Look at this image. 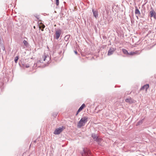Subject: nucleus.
<instances>
[{"instance_id":"obj_1","label":"nucleus","mask_w":156,"mask_h":156,"mask_svg":"<svg viewBox=\"0 0 156 156\" xmlns=\"http://www.w3.org/2000/svg\"><path fill=\"white\" fill-rule=\"evenodd\" d=\"M88 118L86 116H84L82 118L78 123L77 127L81 128L84 126L88 121Z\"/></svg>"},{"instance_id":"obj_2","label":"nucleus","mask_w":156,"mask_h":156,"mask_svg":"<svg viewBox=\"0 0 156 156\" xmlns=\"http://www.w3.org/2000/svg\"><path fill=\"white\" fill-rule=\"evenodd\" d=\"M83 151L80 152L82 156H87L90 154V153L89 150L87 148H83Z\"/></svg>"},{"instance_id":"obj_3","label":"nucleus","mask_w":156,"mask_h":156,"mask_svg":"<svg viewBox=\"0 0 156 156\" xmlns=\"http://www.w3.org/2000/svg\"><path fill=\"white\" fill-rule=\"evenodd\" d=\"M91 136L94 139V140L98 143H101L102 140L101 138H99L98 136L94 133H92L91 135Z\"/></svg>"},{"instance_id":"obj_4","label":"nucleus","mask_w":156,"mask_h":156,"mask_svg":"<svg viewBox=\"0 0 156 156\" xmlns=\"http://www.w3.org/2000/svg\"><path fill=\"white\" fill-rule=\"evenodd\" d=\"M64 129V127L62 126L61 127H59L58 128L56 129L54 132V134L56 135L59 134Z\"/></svg>"},{"instance_id":"obj_5","label":"nucleus","mask_w":156,"mask_h":156,"mask_svg":"<svg viewBox=\"0 0 156 156\" xmlns=\"http://www.w3.org/2000/svg\"><path fill=\"white\" fill-rule=\"evenodd\" d=\"M116 50V48L115 47L110 48L108 51V55L109 56L113 54L114 52Z\"/></svg>"},{"instance_id":"obj_6","label":"nucleus","mask_w":156,"mask_h":156,"mask_svg":"<svg viewBox=\"0 0 156 156\" xmlns=\"http://www.w3.org/2000/svg\"><path fill=\"white\" fill-rule=\"evenodd\" d=\"M42 58L43 61H47L46 62L48 63L50 59V58L48 55H42Z\"/></svg>"},{"instance_id":"obj_7","label":"nucleus","mask_w":156,"mask_h":156,"mask_svg":"<svg viewBox=\"0 0 156 156\" xmlns=\"http://www.w3.org/2000/svg\"><path fill=\"white\" fill-rule=\"evenodd\" d=\"M61 30H57L55 32V35H56V37H55V38L56 40H58L61 34Z\"/></svg>"},{"instance_id":"obj_8","label":"nucleus","mask_w":156,"mask_h":156,"mask_svg":"<svg viewBox=\"0 0 156 156\" xmlns=\"http://www.w3.org/2000/svg\"><path fill=\"white\" fill-rule=\"evenodd\" d=\"M92 10L94 17L96 18L98 17V11L97 10L95 9H92Z\"/></svg>"},{"instance_id":"obj_9","label":"nucleus","mask_w":156,"mask_h":156,"mask_svg":"<svg viewBox=\"0 0 156 156\" xmlns=\"http://www.w3.org/2000/svg\"><path fill=\"white\" fill-rule=\"evenodd\" d=\"M135 13L136 15H140V12L137 6L135 7Z\"/></svg>"},{"instance_id":"obj_10","label":"nucleus","mask_w":156,"mask_h":156,"mask_svg":"<svg viewBox=\"0 0 156 156\" xmlns=\"http://www.w3.org/2000/svg\"><path fill=\"white\" fill-rule=\"evenodd\" d=\"M149 87L148 84H146L142 87L140 88V90H143L145 89L147 90Z\"/></svg>"},{"instance_id":"obj_11","label":"nucleus","mask_w":156,"mask_h":156,"mask_svg":"<svg viewBox=\"0 0 156 156\" xmlns=\"http://www.w3.org/2000/svg\"><path fill=\"white\" fill-rule=\"evenodd\" d=\"M70 35H66L64 37V40L66 42L68 41L70 37Z\"/></svg>"},{"instance_id":"obj_12","label":"nucleus","mask_w":156,"mask_h":156,"mask_svg":"<svg viewBox=\"0 0 156 156\" xmlns=\"http://www.w3.org/2000/svg\"><path fill=\"white\" fill-rule=\"evenodd\" d=\"M150 13L151 17H152L154 15V14L156 13L155 12L154 9H153L150 11Z\"/></svg>"},{"instance_id":"obj_13","label":"nucleus","mask_w":156,"mask_h":156,"mask_svg":"<svg viewBox=\"0 0 156 156\" xmlns=\"http://www.w3.org/2000/svg\"><path fill=\"white\" fill-rule=\"evenodd\" d=\"M144 120V119H143L139 120L138 122L137 123L136 125V126H139V125H140L141 124L143 123Z\"/></svg>"},{"instance_id":"obj_14","label":"nucleus","mask_w":156,"mask_h":156,"mask_svg":"<svg viewBox=\"0 0 156 156\" xmlns=\"http://www.w3.org/2000/svg\"><path fill=\"white\" fill-rule=\"evenodd\" d=\"M122 52L124 54L128 55V54H129V52L126 49L123 48L122 49Z\"/></svg>"},{"instance_id":"obj_15","label":"nucleus","mask_w":156,"mask_h":156,"mask_svg":"<svg viewBox=\"0 0 156 156\" xmlns=\"http://www.w3.org/2000/svg\"><path fill=\"white\" fill-rule=\"evenodd\" d=\"M86 105L84 104H82V105H81V106L80 107V108H79L80 110L81 111L82 110V109L85 107Z\"/></svg>"},{"instance_id":"obj_16","label":"nucleus","mask_w":156,"mask_h":156,"mask_svg":"<svg viewBox=\"0 0 156 156\" xmlns=\"http://www.w3.org/2000/svg\"><path fill=\"white\" fill-rule=\"evenodd\" d=\"M23 43L25 46L27 47L28 45V43L25 40H24L23 41Z\"/></svg>"},{"instance_id":"obj_17","label":"nucleus","mask_w":156,"mask_h":156,"mask_svg":"<svg viewBox=\"0 0 156 156\" xmlns=\"http://www.w3.org/2000/svg\"><path fill=\"white\" fill-rule=\"evenodd\" d=\"M125 101L127 102L131 103V99L130 98H127L125 99Z\"/></svg>"},{"instance_id":"obj_18","label":"nucleus","mask_w":156,"mask_h":156,"mask_svg":"<svg viewBox=\"0 0 156 156\" xmlns=\"http://www.w3.org/2000/svg\"><path fill=\"white\" fill-rule=\"evenodd\" d=\"M135 54H136V53L135 52L131 51L130 52H129V54H128V55H133Z\"/></svg>"},{"instance_id":"obj_19","label":"nucleus","mask_w":156,"mask_h":156,"mask_svg":"<svg viewBox=\"0 0 156 156\" xmlns=\"http://www.w3.org/2000/svg\"><path fill=\"white\" fill-rule=\"evenodd\" d=\"M18 58H19L18 56H16L15 58L14 62L16 63L17 62Z\"/></svg>"},{"instance_id":"obj_20","label":"nucleus","mask_w":156,"mask_h":156,"mask_svg":"<svg viewBox=\"0 0 156 156\" xmlns=\"http://www.w3.org/2000/svg\"><path fill=\"white\" fill-rule=\"evenodd\" d=\"M1 48H2V49L3 51H4L5 50V48L3 44H2L1 45Z\"/></svg>"},{"instance_id":"obj_21","label":"nucleus","mask_w":156,"mask_h":156,"mask_svg":"<svg viewBox=\"0 0 156 156\" xmlns=\"http://www.w3.org/2000/svg\"><path fill=\"white\" fill-rule=\"evenodd\" d=\"M43 61V58H42H42H41L39 60V61L38 62H39L40 63H43V61Z\"/></svg>"},{"instance_id":"obj_22","label":"nucleus","mask_w":156,"mask_h":156,"mask_svg":"<svg viewBox=\"0 0 156 156\" xmlns=\"http://www.w3.org/2000/svg\"><path fill=\"white\" fill-rule=\"evenodd\" d=\"M57 6H58L59 4V0H55Z\"/></svg>"},{"instance_id":"obj_23","label":"nucleus","mask_w":156,"mask_h":156,"mask_svg":"<svg viewBox=\"0 0 156 156\" xmlns=\"http://www.w3.org/2000/svg\"><path fill=\"white\" fill-rule=\"evenodd\" d=\"M58 114V113H55V114H53V115L54 117H56V116Z\"/></svg>"},{"instance_id":"obj_24","label":"nucleus","mask_w":156,"mask_h":156,"mask_svg":"<svg viewBox=\"0 0 156 156\" xmlns=\"http://www.w3.org/2000/svg\"><path fill=\"white\" fill-rule=\"evenodd\" d=\"M30 66V65L29 64H27L25 66L27 68H29Z\"/></svg>"},{"instance_id":"obj_25","label":"nucleus","mask_w":156,"mask_h":156,"mask_svg":"<svg viewBox=\"0 0 156 156\" xmlns=\"http://www.w3.org/2000/svg\"><path fill=\"white\" fill-rule=\"evenodd\" d=\"M154 18L156 20V13L154 14V15L153 16Z\"/></svg>"},{"instance_id":"obj_26","label":"nucleus","mask_w":156,"mask_h":156,"mask_svg":"<svg viewBox=\"0 0 156 156\" xmlns=\"http://www.w3.org/2000/svg\"><path fill=\"white\" fill-rule=\"evenodd\" d=\"M131 21L132 23L133 22H134V21L133 20V19L131 18Z\"/></svg>"},{"instance_id":"obj_27","label":"nucleus","mask_w":156,"mask_h":156,"mask_svg":"<svg viewBox=\"0 0 156 156\" xmlns=\"http://www.w3.org/2000/svg\"><path fill=\"white\" fill-rule=\"evenodd\" d=\"M74 53L76 54V55L77 54V52L76 51H74Z\"/></svg>"},{"instance_id":"obj_28","label":"nucleus","mask_w":156,"mask_h":156,"mask_svg":"<svg viewBox=\"0 0 156 156\" xmlns=\"http://www.w3.org/2000/svg\"><path fill=\"white\" fill-rule=\"evenodd\" d=\"M81 111V110H80V109H78V111H77V113H78L80 111Z\"/></svg>"},{"instance_id":"obj_29","label":"nucleus","mask_w":156,"mask_h":156,"mask_svg":"<svg viewBox=\"0 0 156 156\" xmlns=\"http://www.w3.org/2000/svg\"><path fill=\"white\" fill-rule=\"evenodd\" d=\"M81 111V110H80V109H78V111H77V113H78L80 111Z\"/></svg>"},{"instance_id":"obj_30","label":"nucleus","mask_w":156,"mask_h":156,"mask_svg":"<svg viewBox=\"0 0 156 156\" xmlns=\"http://www.w3.org/2000/svg\"><path fill=\"white\" fill-rule=\"evenodd\" d=\"M78 113H77V112H76V115L77 116L78 115Z\"/></svg>"},{"instance_id":"obj_31","label":"nucleus","mask_w":156,"mask_h":156,"mask_svg":"<svg viewBox=\"0 0 156 156\" xmlns=\"http://www.w3.org/2000/svg\"><path fill=\"white\" fill-rule=\"evenodd\" d=\"M36 142V140L34 141V142L35 143Z\"/></svg>"},{"instance_id":"obj_32","label":"nucleus","mask_w":156,"mask_h":156,"mask_svg":"<svg viewBox=\"0 0 156 156\" xmlns=\"http://www.w3.org/2000/svg\"><path fill=\"white\" fill-rule=\"evenodd\" d=\"M136 17L137 19H138V16H136Z\"/></svg>"},{"instance_id":"obj_33","label":"nucleus","mask_w":156,"mask_h":156,"mask_svg":"<svg viewBox=\"0 0 156 156\" xmlns=\"http://www.w3.org/2000/svg\"><path fill=\"white\" fill-rule=\"evenodd\" d=\"M34 28H35V26H34Z\"/></svg>"}]
</instances>
